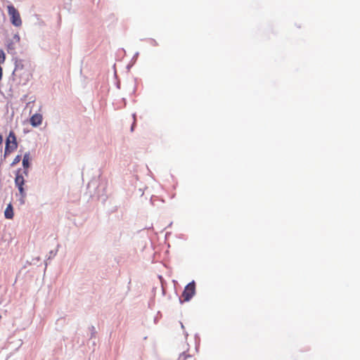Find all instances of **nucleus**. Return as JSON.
Instances as JSON below:
<instances>
[{"label":"nucleus","instance_id":"4","mask_svg":"<svg viewBox=\"0 0 360 360\" xmlns=\"http://www.w3.org/2000/svg\"><path fill=\"white\" fill-rule=\"evenodd\" d=\"M15 186L18 188L19 192L20 195L24 197L25 193L23 188V185L25 184V179L23 176L21 174L20 169H18L16 172V176L15 178Z\"/></svg>","mask_w":360,"mask_h":360},{"label":"nucleus","instance_id":"3","mask_svg":"<svg viewBox=\"0 0 360 360\" xmlns=\"http://www.w3.org/2000/svg\"><path fill=\"white\" fill-rule=\"evenodd\" d=\"M195 293V283L194 281L189 283L184 288L181 297L184 302L189 301Z\"/></svg>","mask_w":360,"mask_h":360},{"label":"nucleus","instance_id":"6","mask_svg":"<svg viewBox=\"0 0 360 360\" xmlns=\"http://www.w3.org/2000/svg\"><path fill=\"white\" fill-rule=\"evenodd\" d=\"M30 153H27L24 155V157H23V159H22V166L25 169V174L27 175V169L29 168L30 167Z\"/></svg>","mask_w":360,"mask_h":360},{"label":"nucleus","instance_id":"9","mask_svg":"<svg viewBox=\"0 0 360 360\" xmlns=\"http://www.w3.org/2000/svg\"><path fill=\"white\" fill-rule=\"evenodd\" d=\"M20 160H21V155H17V156L14 158V160H13V162H12L11 165H12V166H13V165H15L18 164V163L20 161Z\"/></svg>","mask_w":360,"mask_h":360},{"label":"nucleus","instance_id":"7","mask_svg":"<svg viewBox=\"0 0 360 360\" xmlns=\"http://www.w3.org/2000/svg\"><path fill=\"white\" fill-rule=\"evenodd\" d=\"M4 215H5V217L8 219H11L13 218L14 213H13V206L11 204H8V206L6 207L5 212H4Z\"/></svg>","mask_w":360,"mask_h":360},{"label":"nucleus","instance_id":"11","mask_svg":"<svg viewBox=\"0 0 360 360\" xmlns=\"http://www.w3.org/2000/svg\"><path fill=\"white\" fill-rule=\"evenodd\" d=\"M2 141H3L2 136L0 135V145L2 143Z\"/></svg>","mask_w":360,"mask_h":360},{"label":"nucleus","instance_id":"5","mask_svg":"<svg viewBox=\"0 0 360 360\" xmlns=\"http://www.w3.org/2000/svg\"><path fill=\"white\" fill-rule=\"evenodd\" d=\"M42 115L39 113H35L30 117V122L32 127H36L42 123Z\"/></svg>","mask_w":360,"mask_h":360},{"label":"nucleus","instance_id":"8","mask_svg":"<svg viewBox=\"0 0 360 360\" xmlns=\"http://www.w3.org/2000/svg\"><path fill=\"white\" fill-rule=\"evenodd\" d=\"M177 360H195V359L190 354L182 353L179 355Z\"/></svg>","mask_w":360,"mask_h":360},{"label":"nucleus","instance_id":"1","mask_svg":"<svg viewBox=\"0 0 360 360\" xmlns=\"http://www.w3.org/2000/svg\"><path fill=\"white\" fill-rule=\"evenodd\" d=\"M7 9L11 23L14 26L20 27L22 25V20L18 11L11 4L7 6Z\"/></svg>","mask_w":360,"mask_h":360},{"label":"nucleus","instance_id":"10","mask_svg":"<svg viewBox=\"0 0 360 360\" xmlns=\"http://www.w3.org/2000/svg\"><path fill=\"white\" fill-rule=\"evenodd\" d=\"M7 49H8V51L9 52L10 51L14 50L15 47L13 46V44L11 43V44H8Z\"/></svg>","mask_w":360,"mask_h":360},{"label":"nucleus","instance_id":"2","mask_svg":"<svg viewBox=\"0 0 360 360\" xmlns=\"http://www.w3.org/2000/svg\"><path fill=\"white\" fill-rule=\"evenodd\" d=\"M18 147L16 137L13 131H11L6 142L5 154L11 153Z\"/></svg>","mask_w":360,"mask_h":360}]
</instances>
